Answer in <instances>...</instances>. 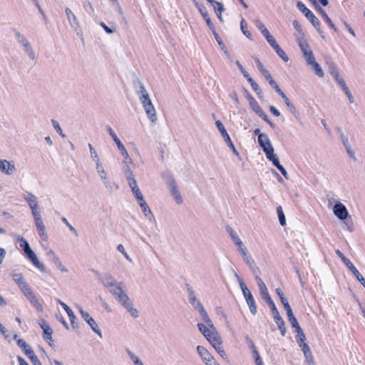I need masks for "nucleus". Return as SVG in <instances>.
Returning <instances> with one entry per match:
<instances>
[{
    "mask_svg": "<svg viewBox=\"0 0 365 365\" xmlns=\"http://www.w3.org/2000/svg\"><path fill=\"white\" fill-rule=\"evenodd\" d=\"M19 246L23 249L27 258L33 263V264L39 269L42 272H45V266L39 262L34 252L31 250L29 242L21 236L17 239Z\"/></svg>",
    "mask_w": 365,
    "mask_h": 365,
    "instance_id": "1",
    "label": "nucleus"
},
{
    "mask_svg": "<svg viewBox=\"0 0 365 365\" xmlns=\"http://www.w3.org/2000/svg\"><path fill=\"white\" fill-rule=\"evenodd\" d=\"M262 299L264 300L268 306L269 307L272 314H273V319L274 322L277 324L279 329L280 330L282 336H284L286 333V327L285 323L283 320V319L281 317V315L274 304L273 300L272 299L269 294H267L262 297Z\"/></svg>",
    "mask_w": 365,
    "mask_h": 365,
    "instance_id": "2",
    "label": "nucleus"
},
{
    "mask_svg": "<svg viewBox=\"0 0 365 365\" xmlns=\"http://www.w3.org/2000/svg\"><path fill=\"white\" fill-rule=\"evenodd\" d=\"M235 277L237 279V281L239 282V285L240 287V289L242 292L243 296L246 300V302L249 307V309L250 310V312L252 315H256L257 312V306L253 297L252 294L251 292L248 289L247 285L244 282V280L242 278L237 274L235 273Z\"/></svg>",
    "mask_w": 365,
    "mask_h": 365,
    "instance_id": "3",
    "label": "nucleus"
},
{
    "mask_svg": "<svg viewBox=\"0 0 365 365\" xmlns=\"http://www.w3.org/2000/svg\"><path fill=\"white\" fill-rule=\"evenodd\" d=\"M298 9L304 14V16L309 20L313 26L317 30L318 33L321 35L322 38H324V36L320 29L321 23L319 20L315 16V15L309 9L306 7L302 1H298L297 4Z\"/></svg>",
    "mask_w": 365,
    "mask_h": 365,
    "instance_id": "4",
    "label": "nucleus"
},
{
    "mask_svg": "<svg viewBox=\"0 0 365 365\" xmlns=\"http://www.w3.org/2000/svg\"><path fill=\"white\" fill-rule=\"evenodd\" d=\"M139 100L145 109L147 116L152 123L157 120L156 110L151 101L149 94L145 96H140Z\"/></svg>",
    "mask_w": 365,
    "mask_h": 365,
    "instance_id": "5",
    "label": "nucleus"
},
{
    "mask_svg": "<svg viewBox=\"0 0 365 365\" xmlns=\"http://www.w3.org/2000/svg\"><path fill=\"white\" fill-rule=\"evenodd\" d=\"M336 254L337 256L342 260V262L346 264L348 269L352 272V274L356 277L357 280L360 282V283L365 288V279L361 274V273L358 271V269L355 267L353 263L344 256V255L339 250H336Z\"/></svg>",
    "mask_w": 365,
    "mask_h": 365,
    "instance_id": "6",
    "label": "nucleus"
},
{
    "mask_svg": "<svg viewBox=\"0 0 365 365\" xmlns=\"http://www.w3.org/2000/svg\"><path fill=\"white\" fill-rule=\"evenodd\" d=\"M297 43L307 63L315 58L307 41L303 36L297 38Z\"/></svg>",
    "mask_w": 365,
    "mask_h": 365,
    "instance_id": "7",
    "label": "nucleus"
},
{
    "mask_svg": "<svg viewBox=\"0 0 365 365\" xmlns=\"http://www.w3.org/2000/svg\"><path fill=\"white\" fill-rule=\"evenodd\" d=\"M215 125L218 129V130L220 131L221 135L222 136V138H224L225 143L227 144V145L229 146V148L232 150V152L234 153V154L237 156L239 155V153L238 151L236 150L227 130L225 129L224 125L222 124V123L220 121V120H217L215 122Z\"/></svg>",
    "mask_w": 365,
    "mask_h": 365,
    "instance_id": "8",
    "label": "nucleus"
},
{
    "mask_svg": "<svg viewBox=\"0 0 365 365\" xmlns=\"http://www.w3.org/2000/svg\"><path fill=\"white\" fill-rule=\"evenodd\" d=\"M118 301L130 313L133 317L138 318L139 317L138 311L134 308L133 303L127 294L121 296Z\"/></svg>",
    "mask_w": 365,
    "mask_h": 365,
    "instance_id": "9",
    "label": "nucleus"
},
{
    "mask_svg": "<svg viewBox=\"0 0 365 365\" xmlns=\"http://www.w3.org/2000/svg\"><path fill=\"white\" fill-rule=\"evenodd\" d=\"M78 309L82 318L88 323V324L92 329V330L100 337H102L101 329L96 323L94 319L92 317H91L89 313L85 312L81 307H79Z\"/></svg>",
    "mask_w": 365,
    "mask_h": 365,
    "instance_id": "10",
    "label": "nucleus"
},
{
    "mask_svg": "<svg viewBox=\"0 0 365 365\" xmlns=\"http://www.w3.org/2000/svg\"><path fill=\"white\" fill-rule=\"evenodd\" d=\"M107 131L108 132L109 135L111 136L114 142L116 143L118 148L119 149L120 154L125 158L129 159L131 161V159L129 158L128 153L127 152L125 146L121 143L120 139L118 138L117 135L113 130V128L110 125L106 126Z\"/></svg>",
    "mask_w": 365,
    "mask_h": 365,
    "instance_id": "11",
    "label": "nucleus"
},
{
    "mask_svg": "<svg viewBox=\"0 0 365 365\" xmlns=\"http://www.w3.org/2000/svg\"><path fill=\"white\" fill-rule=\"evenodd\" d=\"M187 292L188 294V300L192 307L197 311L200 309L202 308L203 306L200 301L197 298L195 291L189 285L187 284Z\"/></svg>",
    "mask_w": 365,
    "mask_h": 365,
    "instance_id": "12",
    "label": "nucleus"
},
{
    "mask_svg": "<svg viewBox=\"0 0 365 365\" xmlns=\"http://www.w3.org/2000/svg\"><path fill=\"white\" fill-rule=\"evenodd\" d=\"M0 170L6 175H11L16 172V169L14 161L0 160Z\"/></svg>",
    "mask_w": 365,
    "mask_h": 365,
    "instance_id": "13",
    "label": "nucleus"
},
{
    "mask_svg": "<svg viewBox=\"0 0 365 365\" xmlns=\"http://www.w3.org/2000/svg\"><path fill=\"white\" fill-rule=\"evenodd\" d=\"M334 215L341 220H344L348 217V211L344 205L341 202H337L333 207Z\"/></svg>",
    "mask_w": 365,
    "mask_h": 365,
    "instance_id": "14",
    "label": "nucleus"
},
{
    "mask_svg": "<svg viewBox=\"0 0 365 365\" xmlns=\"http://www.w3.org/2000/svg\"><path fill=\"white\" fill-rule=\"evenodd\" d=\"M124 284L123 282H117L111 288H108L109 292L115 296V299L118 300L121 296L125 294L126 293L123 290Z\"/></svg>",
    "mask_w": 365,
    "mask_h": 365,
    "instance_id": "15",
    "label": "nucleus"
},
{
    "mask_svg": "<svg viewBox=\"0 0 365 365\" xmlns=\"http://www.w3.org/2000/svg\"><path fill=\"white\" fill-rule=\"evenodd\" d=\"M98 279L108 289L113 287L118 282L114 278V277L110 274H101L98 277Z\"/></svg>",
    "mask_w": 365,
    "mask_h": 365,
    "instance_id": "16",
    "label": "nucleus"
},
{
    "mask_svg": "<svg viewBox=\"0 0 365 365\" xmlns=\"http://www.w3.org/2000/svg\"><path fill=\"white\" fill-rule=\"evenodd\" d=\"M65 13L66 14L68 23L70 26L77 31L78 29H79V23L76 15L72 12L71 9L66 7L65 9Z\"/></svg>",
    "mask_w": 365,
    "mask_h": 365,
    "instance_id": "17",
    "label": "nucleus"
},
{
    "mask_svg": "<svg viewBox=\"0 0 365 365\" xmlns=\"http://www.w3.org/2000/svg\"><path fill=\"white\" fill-rule=\"evenodd\" d=\"M139 206L140 207L143 212L144 213L145 216L151 222H155V219L154 215H153L151 210L150 209L149 206L146 203L145 200H143V201H140L138 202Z\"/></svg>",
    "mask_w": 365,
    "mask_h": 365,
    "instance_id": "18",
    "label": "nucleus"
},
{
    "mask_svg": "<svg viewBox=\"0 0 365 365\" xmlns=\"http://www.w3.org/2000/svg\"><path fill=\"white\" fill-rule=\"evenodd\" d=\"M125 175L128 182L129 186L130 187L132 191L135 190L136 188H139L137 184L136 180L134 178V175L131 170L127 168L125 169Z\"/></svg>",
    "mask_w": 365,
    "mask_h": 365,
    "instance_id": "19",
    "label": "nucleus"
},
{
    "mask_svg": "<svg viewBox=\"0 0 365 365\" xmlns=\"http://www.w3.org/2000/svg\"><path fill=\"white\" fill-rule=\"evenodd\" d=\"M24 198L28 203L30 209L37 207L38 206L37 197L31 192H26V194L24 195Z\"/></svg>",
    "mask_w": 365,
    "mask_h": 365,
    "instance_id": "20",
    "label": "nucleus"
},
{
    "mask_svg": "<svg viewBox=\"0 0 365 365\" xmlns=\"http://www.w3.org/2000/svg\"><path fill=\"white\" fill-rule=\"evenodd\" d=\"M197 353L200 354V356L202 357V360L207 364H208V363L212 359V356L210 355V354L208 352V351L205 347H203L202 346H197Z\"/></svg>",
    "mask_w": 365,
    "mask_h": 365,
    "instance_id": "21",
    "label": "nucleus"
},
{
    "mask_svg": "<svg viewBox=\"0 0 365 365\" xmlns=\"http://www.w3.org/2000/svg\"><path fill=\"white\" fill-rule=\"evenodd\" d=\"M307 63L312 66V70L314 71L317 76H318L320 78L324 77V73L321 66L315 61V58H314V60H312Z\"/></svg>",
    "mask_w": 365,
    "mask_h": 365,
    "instance_id": "22",
    "label": "nucleus"
},
{
    "mask_svg": "<svg viewBox=\"0 0 365 365\" xmlns=\"http://www.w3.org/2000/svg\"><path fill=\"white\" fill-rule=\"evenodd\" d=\"M135 88L136 93L139 98H140V96H147L149 94L148 93L144 84L140 80H137L135 82Z\"/></svg>",
    "mask_w": 365,
    "mask_h": 365,
    "instance_id": "23",
    "label": "nucleus"
},
{
    "mask_svg": "<svg viewBox=\"0 0 365 365\" xmlns=\"http://www.w3.org/2000/svg\"><path fill=\"white\" fill-rule=\"evenodd\" d=\"M317 11L322 15V16L323 17L324 20L325 21V22L327 24H328V25L332 29H334V31H337V29L336 28L335 25L333 24V22L331 21V19L328 16V15L327 14V13L325 12V11L322 8L320 7L319 6H317Z\"/></svg>",
    "mask_w": 365,
    "mask_h": 365,
    "instance_id": "24",
    "label": "nucleus"
},
{
    "mask_svg": "<svg viewBox=\"0 0 365 365\" xmlns=\"http://www.w3.org/2000/svg\"><path fill=\"white\" fill-rule=\"evenodd\" d=\"M198 312L200 313L202 319L209 326L211 329H212L214 331H215V329L213 326L212 322L210 319L207 312L205 309L204 307L198 310Z\"/></svg>",
    "mask_w": 365,
    "mask_h": 365,
    "instance_id": "25",
    "label": "nucleus"
},
{
    "mask_svg": "<svg viewBox=\"0 0 365 365\" xmlns=\"http://www.w3.org/2000/svg\"><path fill=\"white\" fill-rule=\"evenodd\" d=\"M255 274V280L257 283L261 297L268 294L269 292H268L267 288L266 287V284L264 283L262 279L259 277L258 274Z\"/></svg>",
    "mask_w": 365,
    "mask_h": 365,
    "instance_id": "26",
    "label": "nucleus"
},
{
    "mask_svg": "<svg viewBox=\"0 0 365 365\" xmlns=\"http://www.w3.org/2000/svg\"><path fill=\"white\" fill-rule=\"evenodd\" d=\"M247 264L250 267V269L252 270L253 274H259V269L256 265L255 260L252 259V257L250 255L247 256L243 259Z\"/></svg>",
    "mask_w": 365,
    "mask_h": 365,
    "instance_id": "27",
    "label": "nucleus"
},
{
    "mask_svg": "<svg viewBox=\"0 0 365 365\" xmlns=\"http://www.w3.org/2000/svg\"><path fill=\"white\" fill-rule=\"evenodd\" d=\"M171 193L177 203L181 204L182 202V198L175 182L171 183Z\"/></svg>",
    "mask_w": 365,
    "mask_h": 365,
    "instance_id": "28",
    "label": "nucleus"
},
{
    "mask_svg": "<svg viewBox=\"0 0 365 365\" xmlns=\"http://www.w3.org/2000/svg\"><path fill=\"white\" fill-rule=\"evenodd\" d=\"M341 139L343 143V145L346 148V152L348 153L349 155L352 158H355L354 152L351 148L348 138L345 136L344 133H341Z\"/></svg>",
    "mask_w": 365,
    "mask_h": 365,
    "instance_id": "29",
    "label": "nucleus"
},
{
    "mask_svg": "<svg viewBox=\"0 0 365 365\" xmlns=\"http://www.w3.org/2000/svg\"><path fill=\"white\" fill-rule=\"evenodd\" d=\"M258 143L260 147L263 149L264 148H268L269 146H272L271 141L266 134H260L259 135Z\"/></svg>",
    "mask_w": 365,
    "mask_h": 365,
    "instance_id": "30",
    "label": "nucleus"
},
{
    "mask_svg": "<svg viewBox=\"0 0 365 365\" xmlns=\"http://www.w3.org/2000/svg\"><path fill=\"white\" fill-rule=\"evenodd\" d=\"M247 98L250 107L256 113L262 109L257 101L251 94L248 93Z\"/></svg>",
    "mask_w": 365,
    "mask_h": 365,
    "instance_id": "31",
    "label": "nucleus"
},
{
    "mask_svg": "<svg viewBox=\"0 0 365 365\" xmlns=\"http://www.w3.org/2000/svg\"><path fill=\"white\" fill-rule=\"evenodd\" d=\"M13 31L17 41L19 42V43L21 44L23 47L24 46H26V44L29 43V41L24 34H21L16 29H14Z\"/></svg>",
    "mask_w": 365,
    "mask_h": 365,
    "instance_id": "32",
    "label": "nucleus"
},
{
    "mask_svg": "<svg viewBox=\"0 0 365 365\" xmlns=\"http://www.w3.org/2000/svg\"><path fill=\"white\" fill-rule=\"evenodd\" d=\"M294 328L295 329V331L297 332L296 339L298 344L305 342L306 336L303 333V331L299 324L294 327Z\"/></svg>",
    "mask_w": 365,
    "mask_h": 365,
    "instance_id": "33",
    "label": "nucleus"
},
{
    "mask_svg": "<svg viewBox=\"0 0 365 365\" xmlns=\"http://www.w3.org/2000/svg\"><path fill=\"white\" fill-rule=\"evenodd\" d=\"M63 309L67 313L73 328L76 329L77 327V326H76V324H75L76 317L74 315L73 312L67 304H63Z\"/></svg>",
    "mask_w": 365,
    "mask_h": 365,
    "instance_id": "34",
    "label": "nucleus"
},
{
    "mask_svg": "<svg viewBox=\"0 0 365 365\" xmlns=\"http://www.w3.org/2000/svg\"><path fill=\"white\" fill-rule=\"evenodd\" d=\"M285 311L287 312L288 319H289L290 324H292V327H294L299 325V323L293 314L291 307L285 309Z\"/></svg>",
    "mask_w": 365,
    "mask_h": 365,
    "instance_id": "35",
    "label": "nucleus"
},
{
    "mask_svg": "<svg viewBox=\"0 0 365 365\" xmlns=\"http://www.w3.org/2000/svg\"><path fill=\"white\" fill-rule=\"evenodd\" d=\"M126 353L134 365H144L140 358L129 349H126Z\"/></svg>",
    "mask_w": 365,
    "mask_h": 365,
    "instance_id": "36",
    "label": "nucleus"
},
{
    "mask_svg": "<svg viewBox=\"0 0 365 365\" xmlns=\"http://www.w3.org/2000/svg\"><path fill=\"white\" fill-rule=\"evenodd\" d=\"M200 14L203 16L204 19L205 20L209 29L211 31H214L215 29L214 24H212L210 18L209 17V15L207 12L205 11V9H200Z\"/></svg>",
    "mask_w": 365,
    "mask_h": 365,
    "instance_id": "37",
    "label": "nucleus"
},
{
    "mask_svg": "<svg viewBox=\"0 0 365 365\" xmlns=\"http://www.w3.org/2000/svg\"><path fill=\"white\" fill-rule=\"evenodd\" d=\"M227 232L229 233L230 237L232 238L233 242L235 244H240V242L242 241L237 232L230 227L227 226L226 227Z\"/></svg>",
    "mask_w": 365,
    "mask_h": 365,
    "instance_id": "38",
    "label": "nucleus"
},
{
    "mask_svg": "<svg viewBox=\"0 0 365 365\" xmlns=\"http://www.w3.org/2000/svg\"><path fill=\"white\" fill-rule=\"evenodd\" d=\"M272 48L275 51V52L277 53V55L282 58V59L287 62L289 60V58L287 55L285 53V52L280 48L278 43H277L275 46L272 47Z\"/></svg>",
    "mask_w": 365,
    "mask_h": 365,
    "instance_id": "39",
    "label": "nucleus"
},
{
    "mask_svg": "<svg viewBox=\"0 0 365 365\" xmlns=\"http://www.w3.org/2000/svg\"><path fill=\"white\" fill-rule=\"evenodd\" d=\"M277 213L278 215L279 224L282 226H284L286 225V217L281 205L277 207Z\"/></svg>",
    "mask_w": 365,
    "mask_h": 365,
    "instance_id": "40",
    "label": "nucleus"
},
{
    "mask_svg": "<svg viewBox=\"0 0 365 365\" xmlns=\"http://www.w3.org/2000/svg\"><path fill=\"white\" fill-rule=\"evenodd\" d=\"M13 279L19 285L20 289L27 284L21 274H14Z\"/></svg>",
    "mask_w": 365,
    "mask_h": 365,
    "instance_id": "41",
    "label": "nucleus"
},
{
    "mask_svg": "<svg viewBox=\"0 0 365 365\" xmlns=\"http://www.w3.org/2000/svg\"><path fill=\"white\" fill-rule=\"evenodd\" d=\"M96 171L98 173L101 180H106L107 173L101 163V162L96 164Z\"/></svg>",
    "mask_w": 365,
    "mask_h": 365,
    "instance_id": "42",
    "label": "nucleus"
},
{
    "mask_svg": "<svg viewBox=\"0 0 365 365\" xmlns=\"http://www.w3.org/2000/svg\"><path fill=\"white\" fill-rule=\"evenodd\" d=\"M28 300L30 302V303L38 311H43V307L41 304V303L38 302V298L36 297V294H34L32 297H31Z\"/></svg>",
    "mask_w": 365,
    "mask_h": 365,
    "instance_id": "43",
    "label": "nucleus"
},
{
    "mask_svg": "<svg viewBox=\"0 0 365 365\" xmlns=\"http://www.w3.org/2000/svg\"><path fill=\"white\" fill-rule=\"evenodd\" d=\"M88 148H89L91 159L95 162L96 164L100 163L101 162L100 158L98 157V155L96 150L93 148V146L91 143H89Z\"/></svg>",
    "mask_w": 365,
    "mask_h": 365,
    "instance_id": "44",
    "label": "nucleus"
},
{
    "mask_svg": "<svg viewBox=\"0 0 365 365\" xmlns=\"http://www.w3.org/2000/svg\"><path fill=\"white\" fill-rule=\"evenodd\" d=\"M247 25L244 19H242L240 22V29L244 34L249 39H252V34L247 29Z\"/></svg>",
    "mask_w": 365,
    "mask_h": 365,
    "instance_id": "45",
    "label": "nucleus"
},
{
    "mask_svg": "<svg viewBox=\"0 0 365 365\" xmlns=\"http://www.w3.org/2000/svg\"><path fill=\"white\" fill-rule=\"evenodd\" d=\"M264 153H265L266 155V157L269 160H272V158H274V157L276 155L274 153V148L272 146H269L268 148H264L263 147V150Z\"/></svg>",
    "mask_w": 365,
    "mask_h": 365,
    "instance_id": "46",
    "label": "nucleus"
},
{
    "mask_svg": "<svg viewBox=\"0 0 365 365\" xmlns=\"http://www.w3.org/2000/svg\"><path fill=\"white\" fill-rule=\"evenodd\" d=\"M329 66V71L331 76L334 75L335 73H339L336 65L330 59L327 61Z\"/></svg>",
    "mask_w": 365,
    "mask_h": 365,
    "instance_id": "47",
    "label": "nucleus"
},
{
    "mask_svg": "<svg viewBox=\"0 0 365 365\" xmlns=\"http://www.w3.org/2000/svg\"><path fill=\"white\" fill-rule=\"evenodd\" d=\"M24 51L27 53L29 58L31 60H34L36 58L35 53L30 44V43H27L26 46H24Z\"/></svg>",
    "mask_w": 365,
    "mask_h": 365,
    "instance_id": "48",
    "label": "nucleus"
},
{
    "mask_svg": "<svg viewBox=\"0 0 365 365\" xmlns=\"http://www.w3.org/2000/svg\"><path fill=\"white\" fill-rule=\"evenodd\" d=\"M283 100L287 106L289 108L290 112L293 115H296L297 114V110L294 105L290 102L289 99L287 97L284 98Z\"/></svg>",
    "mask_w": 365,
    "mask_h": 365,
    "instance_id": "49",
    "label": "nucleus"
},
{
    "mask_svg": "<svg viewBox=\"0 0 365 365\" xmlns=\"http://www.w3.org/2000/svg\"><path fill=\"white\" fill-rule=\"evenodd\" d=\"M51 123H52V125L53 127L54 128V129L56 130V132L62 137V138H66V135L63 133L59 123H58L57 120H54V119H52L51 120Z\"/></svg>",
    "mask_w": 365,
    "mask_h": 365,
    "instance_id": "50",
    "label": "nucleus"
},
{
    "mask_svg": "<svg viewBox=\"0 0 365 365\" xmlns=\"http://www.w3.org/2000/svg\"><path fill=\"white\" fill-rule=\"evenodd\" d=\"M21 289L24 292V295L26 297L27 299H29L31 297L35 294L30 288V287L28 285V284L21 287Z\"/></svg>",
    "mask_w": 365,
    "mask_h": 365,
    "instance_id": "51",
    "label": "nucleus"
},
{
    "mask_svg": "<svg viewBox=\"0 0 365 365\" xmlns=\"http://www.w3.org/2000/svg\"><path fill=\"white\" fill-rule=\"evenodd\" d=\"M21 289L24 292V295L26 297L27 299H29L31 297L35 294L30 288V287L28 285V284L21 287Z\"/></svg>",
    "mask_w": 365,
    "mask_h": 365,
    "instance_id": "52",
    "label": "nucleus"
},
{
    "mask_svg": "<svg viewBox=\"0 0 365 365\" xmlns=\"http://www.w3.org/2000/svg\"><path fill=\"white\" fill-rule=\"evenodd\" d=\"M237 247L238 251L242 255L243 259L248 256L247 251L246 247H244L243 243L242 241L240 242V244H235Z\"/></svg>",
    "mask_w": 365,
    "mask_h": 365,
    "instance_id": "53",
    "label": "nucleus"
},
{
    "mask_svg": "<svg viewBox=\"0 0 365 365\" xmlns=\"http://www.w3.org/2000/svg\"><path fill=\"white\" fill-rule=\"evenodd\" d=\"M53 263L62 272H68V269L63 264V263L61 262V261L60 260L59 258L56 259V260Z\"/></svg>",
    "mask_w": 365,
    "mask_h": 365,
    "instance_id": "54",
    "label": "nucleus"
},
{
    "mask_svg": "<svg viewBox=\"0 0 365 365\" xmlns=\"http://www.w3.org/2000/svg\"><path fill=\"white\" fill-rule=\"evenodd\" d=\"M52 334H53V329L51 328L44 329L43 337L46 341L49 340L50 341H52V337H51Z\"/></svg>",
    "mask_w": 365,
    "mask_h": 365,
    "instance_id": "55",
    "label": "nucleus"
},
{
    "mask_svg": "<svg viewBox=\"0 0 365 365\" xmlns=\"http://www.w3.org/2000/svg\"><path fill=\"white\" fill-rule=\"evenodd\" d=\"M299 346L302 349L304 356L312 353L309 346L306 342L299 344Z\"/></svg>",
    "mask_w": 365,
    "mask_h": 365,
    "instance_id": "56",
    "label": "nucleus"
},
{
    "mask_svg": "<svg viewBox=\"0 0 365 365\" xmlns=\"http://www.w3.org/2000/svg\"><path fill=\"white\" fill-rule=\"evenodd\" d=\"M212 31V34L215 36V38L216 39L218 45L220 46V48L221 49H225V44L223 43L222 40L221 39V38L220 37V36L217 34V33L216 32L215 29L214 31Z\"/></svg>",
    "mask_w": 365,
    "mask_h": 365,
    "instance_id": "57",
    "label": "nucleus"
},
{
    "mask_svg": "<svg viewBox=\"0 0 365 365\" xmlns=\"http://www.w3.org/2000/svg\"><path fill=\"white\" fill-rule=\"evenodd\" d=\"M31 214L34 217V220H41V215L38 210V206L31 209Z\"/></svg>",
    "mask_w": 365,
    "mask_h": 365,
    "instance_id": "58",
    "label": "nucleus"
},
{
    "mask_svg": "<svg viewBox=\"0 0 365 365\" xmlns=\"http://www.w3.org/2000/svg\"><path fill=\"white\" fill-rule=\"evenodd\" d=\"M31 214L34 217V220H41V215L38 210V206L31 209Z\"/></svg>",
    "mask_w": 365,
    "mask_h": 365,
    "instance_id": "59",
    "label": "nucleus"
},
{
    "mask_svg": "<svg viewBox=\"0 0 365 365\" xmlns=\"http://www.w3.org/2000/svg\"><path fill=\"white\" fill-rule=\"evenodd\" d=\"M247 81L250 83L252 90L256 93L257 91H259L261 88L258 86V84L253 80L252 77H249L248 79H247Z\"/></svg>",
    "mask_w": 365,
    "mask_h": 365,
    "instance_id": "60",
    "label": "nucleus"
},
{
    "mask_svg": "<svg viewBox=\"0 0 365 365\" xmlns=\"http://www.w3.org/2000/svg\"><path fill=\"white\" fill-rule=\"evenodd\" d=\"M235 63L246 79H248L249 77H251L239 61H237Z\"/></svg>",
    "mask_w": 365,
    "mask_h": 365,
    "instance_id": "61",
    "label": "nucleus"
},
{
    "mask_svg": "<svg viewBox=\"0 0 365 365\" xmlns=\"http://www.w3.org/2000/svg\"><path fill=\"white\" fill-rule=\"evenodd\" d=\"M222 339H221V337L220 336L217 334V335H215V336L211 340V341L210 342L212 346H217L218 345H221L222 344Z\"/></svg>",
    "mask_w": 365,
    "mask_h": 365,
    "instance_id": "62",
    "label": "nucleus"
},
{
    "mask_svg": "<svg viewBox=\"0 0 365 365\" xmlns=\"http://www.w3.org/2000/svg\"><path fill=\"white\" fill-rule=\"evenodd\" d=\"M133 195L135 197V199L138 200V202L143 201L144 200L143 195L141 193L139 188H136L135 190L132 191Z\"/></svg>",
    "mask_w": 365,
    "mask_h": 365,
    "instance_id": "63",
    "label": "nucleus"
},
{
    "mask_svg": "<svg viewBox=\"0 0 365 365\" xmlns=\"http://www.w3.org/2000/svg\"><path fill=\"white\" fill-rule=\"evenodd\" d=\"M38 233L39 236L41 237V239L44 241H46L48 239V235L46 232L45 226L37 229Z\"/></svg>",
    "mask_w": 365,
    "mask_h": 365,
    "instance_id": "64",
    "label": "nucleus"
}]
</instances>
